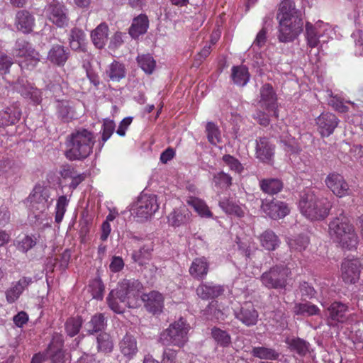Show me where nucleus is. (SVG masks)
I'll use <instances>...</instances> for the list:
<instances>
[{
    "label": "nucleus",
    "instance_id": "obj_1",
    "mask_svg": "<svg viewBox=\"0 0 363 363\" xmlns=\"http://www.w3.org/2000/svg\"><path fill=\"white\" fill-rule=\"evenodd\" d=\"M143 286L135 279H123L117 287L110 291L106 298L109 308L117 313H122L125 307H131L132 301L140 294Z\"/></svg>",
    "mask_w": 363,
    "mask_h": 363
},
{
    "label": "nucleus",
    "instance_id": "obj_2",
    "mask_svg": "<svg viewBox=\"0 0 363 363\" xmlns=\"http://www.w3.org/2000/svg\"><path fill=\"white\" fill-rule=\"evenodd\" d=\"M94 143V133L86 128H79L67 136L65 155L69 160H82L92 152Z\"/></svg>",
    "mask_w": 363,
    "mask_h": 363
},
{
    "label": "nucleus",
    "instance_id": "obj_3",
    "mask_svg": "<svg viewBox=\"0 0 363 363\" xmlns=\"http://www.w3.org/2000/svg\"><path fill=\"white\" fill-rule=\"evenodd\" d=\"M299 207L303 215L312 220L326 218L332 208V203L323 196H318L310 189L301 193Z\"/></svg>",
    "mask_w": 363,
    "mask_h": 363
},
{
    "label": "nucleus",
    "instance_id": "obj_4",
    "mask_svg": "<svg viewBox=\"0 0 363 363\" xmlns=\"http://www.w3.org/2000/svg\"><path fill=\"white\" fill-rule=\"evenodd\" d=\"M329 234L344 249L352 250L358 244L354 227L345 216L336 217L330 222Z\"/></svg>",
    "mask_w": 363,
    "mask_h": 363
},
{
    "label": "nucleus",
    "instance_id": "obj_5",
    "mask_svg": "<svg viewBox=\"0 0 363 363\" xmlns=\"http://www.w3.org/2000/svg\"><path fill=\"white\" fill-rule=\"evenodd\" d=\"M189 330V324L183 318H180L161 333L159 342L164 346L173 345L182 347L188 341Z\"/></svg>",
    "mask_w": 363,
    "mask_h": 363
},
{
    "label": "nucleus",
    "instance_id": "obj_6",
    "mask_svg": "<svg viewBox=\"0 0 363 363\" xmlns=\"http://www.w3.org/2000/svg\"><path fill=\"white\" fill-rule=\"evenodd\" d=\"M289 268L276 265L264 272L260 277L262 284L269 289H284L290 275Z\"/></svg>",
    "mask_w": 363,
    "mask_h": 363
},
{
    "label": "nucleus",
    "instance_id": "obj_7",
    "mask_svg": "<svg viewBox=\"0 0 363 363\" xmlns=\"http://www.w3.org/2000/svg\"><path fill=\"white\" fill-rule=\"evenodd\" d=\"M157 197L153 194H141L133 208L138 220L144 221L150 218L158 209Z\"/></svg>",
    "mask_w": 363,
    "mask_h": 363
},
{
    "label": "nucleus",
    "instance_id": "obj_8",
    "mask_svg": "<svg viewBox=\"0 0 363 363\" xmlns=\"http://www.w3.org/2000/svg\"><path fill=\"white\" fill-rule=\"evenodd\" d=\"M46 15L48 19L58 28H65L69 24L68 9L56 0L47 6Z\"/></svg>",
    "mask_w": 363,
    "mask_h": 363
},
{
    "label": "nucleus",
    "instance_id": "obj_9",
    "mask_svg": "<svg viewBox=\"0 0 363 363\" xmlns=\"http://www.w3.org/2000/svg\"><path fill=\"white\" fill-rule=\"evenodd\" d=\"M348 306L340 301H334L325 307V315L327 324L329 326H335L338 323H346L348 320Z\"/></svg>",
    "mask_w": 363,
    "mask_h": 363
},
{
    "label": "nucleus",
    "instance_id": "obj_10",
    "mask_svg": "<svg viewBox=\"0 0 363 363\" xmlns=\"http://www.w3.org/2000/svg\"><path fill=\"white\" fill-rule=\"evenodd\" d=\"M234 315L237 320L247 327H252L257 324L259 312L252 302L246 301L240 307L234 310Z\"/></svg>",
    "mask_w": 363,
    "mask_h": 363
},
{
    "label": "nucleus",
    "instance_id": "obj_11",
    "mask_svg": "<svg viewBox=\"0 0 363 363\" xmlns=\"http://www.w3.org/2000/svg\"><path fill=\"white\" fill-rule=\"evenodd\" d=\"M261 209L267 216L274 220L283 218L290 212L287 203L276 199L262 200Z\"/></svg>",
    "mask_w": 363,
    "mask_h": 363
},
{
    "label": "nucleus",
    "instance_id": "obj_12",
    "mask_svg": "<svg viewBox=\"0 0 363 363\" xmlns=\"http://www.w3.org/2000/svg\"><path fill=\"white\" fill-rule=\"evenodd\" d=\"M303 21H279V40L281 43L293 41L303 30Z\"/></svg>",
    "mask_w": 363,
    "mask_h": 363
},
{
    "label": "nucleus",
    "instance_id": "obj_13",
    "mask_svg": "<svg viewBox=\"0 0 363 363\" xmlns=\"http://www.w3.org/2000/svg\"><path fill=\"white\" fill-rule=\"evenodd\" d=\"M325 182L328 188L337 197L342 198L352 194L349 184L340 174H329Z\"/></svg>",
    "mask_w": 363,
    "mask_h": 363
},
{
    "label": "nucleus",
    "instance_id": "obj_14",
    "mask_svg": "<svg viewBox=\"0 0 363 363\" xmlns=\"http://www.w3.org/2000/svg\"><path fill=\"white\" fill-rule=\"evenodd\" d=\"M361 273V264L357 259H345L341 264V277L346 284H355Z\"/></svg>",
    "mask_w": 363,
    "mask_h": 363
},
{
    "label": "nucleus",
    "instance_id": "obj_15",
    "mask_svg": "<svg viewBox=\"0 0 363 363\" xmlns=\"http://www.w3.org/2000/svg\"><path fill=\"white\" fill-rule=\"evenodd\" d=\"M279 21H303L301 11L296 9L295 3L291 0L282 1L277 14Z\"/></svg>",
    "mask_w": 363,
    "mask_h": 363
},
{
    "label": "nucleus",
    "instance_id": "obj_16",
    "mask_svg": "<svg viewBox=\"0 0 363 363\" xmlns=\"http://www.w3.org/2000/svg\"><path fill=\"white\" fill-rule=\"evenodd\" d=\"M318 130L323 137H328L333 133L338 125L339 120L332 113H323L315 119Z\"/></svg>",
    "mask_w": 363,
    "mask_h": 363
},
{
    "label": "nucleus",
    "instance_id": "obj_17",
    "mask_svg": "<svg viewBox=\"0 0 363 363\" xmlns=\"http://www.w3.org/2000/svg\"><path fill=\"white\" fill-rule=\"evenodd\" d=\"M260 99L259 105L261 108L266 109L269 112L273 111L274 115L277 117V95L273 87L269 84H264L260 89Z\"/></svg>",
    "mask_w": 363,
    "mask_h": 363
},
{
    "label": "nucleus",
    "instance_id": "obj_18",
    "mask_svg": "<svg viewBox=\"0 0 363 363\" xmlns=\"http://www.w3.org/2000/svg\"><path fill=\"white\" fill-rule=\"evenodd\" d=\"M141 299L144 303V307L154 315L160 314L164 307V297L162 294L156 291H152L147 294H143Z\"/></svg>",
    "mask_w": 363,
    "mask_h": 363
},
{
    "label": "nucleus",
    "instance_id": "obj_19",
    "mask_svg": "<svg viewBox=\"0 0 363 363\" xmlns=\"http://www.w3.org/2000/svg\"><path fill=\"white\" fill-rule=\"evenodd\" d=\"M256 157L260 161L269 163L274 155V145L266 137H259L256 140Z\"/></svg>",
    "mask_w": 363,
    "mask_h": 363
},
{
    "label": "nucleus",
    "instance_id": "obj_20",
    "mask_svg": "<svg viewBox=\"0 0 363 363\" xmlns=\"http://www.w3.org/2000/svg\"><path fill=\"white\" fill-rule=\"evenodd\" d=\"M68 41L72 50L82 52H86V34L82 29L77 27L72 28L68 35Z\"/></svg>",
    "mask_w": 363,
    "mask_h": 363
},
{
    "label": "nucleus",
    "instance_id": "obj_21",
    "mask_svg": "<svg viewBox=\"0 0 363 363\" xmlns=\"http://www.w3.org/2000/svg\"><path fill=\"white\" fill-rule=\"evenodd\" d=\"M21 110L17 104H13L0 111V127H6L17 123L21 119Z\"/></svg>",
    "mask_w": 363,
    "mask_h": 363
},
{
    "label": "nucleus",
    "instance_id": "obj_22",
    "mask_svg": "<svg viewBox=\"0 0 363 363\" xmlns=\"http://www.w3.org/2000/svg\"><path fill=\"white\" fill-rule=\"evenodd\" d=\"M224 292L223 286L212 282L201 284L196 289L197 295L202 299L208 300L217 298Z\"/></svg>",
    "mask_w": 363,
    "mask_h": 363
},
{
    "label": "nucleus",
    "instance_id": "obj_23",
    "mask_svg": "<svg viewBox=\"0 0 363 363\" xmlns=\"http://www.w3.org/2000/svg\"><path fill=\"white\" fill-rule=\"evenodd\" d=\"M69 56V50L61 45H54L50 49L47 59L51 63L57 65L63 66Z\"/></svg>",
    "mask_w": 363,
    "mask_h": 363
},
{
    "label": "nucleus",
    "instance_id": "obj_24",
    "mask_svg": "<svg viewBox=\"0 0 363 363\" xmlns=\"http://www.w3.org/2000/svg\"><path fill=\"white\" fill-rule=\"evenodd\" d=\"M35 18L28 11L21 10L16 15L15 25L16 28L23 33H29L33 30Z\"/></svg>",
    "mask_w": 363,
    "mask_h": 363
},
{
    "label": "nucleus",
    "instance_id": "obj_25",
    "mask_svg": "<svg viewBox=\"0 0 363 363\" xmlns=\"http://www.w3.org/2000/svg\"><path fill=\"white\" fill-rule=\"evenodd\" d=\"M285 343L291 352L296 353L300 357H305L310 352V343L298 337H286Z\"/></svg>",
    "mask_w": 363,
    "mask_h": 363
},
{
    "label": "nucleus",
    "instance_id": "obj_26",
    "mask_svg": "<svg viewBox=\"0 0 363 363\" xmlns=\"http://www.w3.org/2000/svg\"><path fill=\"white\" fill-rule=\"evenodd\" d=\"M33 279L31 277H23L16 282L12 287H11L6 292V298L9 303H14L31 283Z\"/></svg>",
    "mask_w": 363,
    "mask_h": 363
},
{
    "label": "nucleus",
    "instance_id": "obj_27",
    "mask_svg": "<svg viewBox=\"0 0 363 363\" xmlns=\"http://www.w3.org/2000/svg\"><path fill=\"white\" fill-rule=\"evenodd\" d=\"M149 27V20L145 14H140L133 19L132 24L128 30L130 35L138 38L140 35L147 33Z\"/></svg>",
    "mask_w": 363,
    "mask_h": 363
},
{
    "label": "nucleus",
    "instance_id": "obj_28",
    "mask_svg": "<svg viewBox=\"0 0 363 363\" xmlns=\"http://www.w3.org/2000/svg\"><path fill=\"white\" fill-rule=\"evenodd\" d=\"M63 340L61 335L54 336L49 345L48 353L52 363H62L64 352L62 350Z\"/></svg>",
    "mask_w": 363,
    "mask_h": 363
},
{
    "label": "nucleus",
    "instance_id": "obj_29",
    "mask_svg": "<svg viewBox=\"0 0 363 363\" xmlns=\"http://www.w3.org/2000/svg\"><path fill=\"white\" fill-rule=\"evenodd\" d=\"M209 263L204 257L195 258L189 269V274L194 279H203L208 274Z\"/></svg>",
    "mask_w": 363,
    "mask_h": 363
},
{
    "label": "nucleus",
    "instance_id": "obj_30",
    "mask_svg": "<svg viewBox=\"0 0 363 363\" xmlns=\"http://www.w3.org/2000/svg\"><path fill=\"white\" fill-rule=\"evenodd\" d=\"M259 186L263 193L274 196L282 191L284 183L278 178H265L259 180Z\"/></svg>",
    "mask_w": 363,
    "mask_h": 363
},
{
    "label": "nucleus",
    "instance_id": "obj_31",
    "mask_svg": "<svg viewBox=\"0 0 363 363\" xmlns=\"http://www.w3.org/2000/svg\"><path fill=\"white\" fill-rule=\"evenodd\" d=\"M30 203L32 208L34 209L43 212L48 207L50 203L49 202V194L47 189L35 191L30 196Z\"/></svg>",
    "mask_w": 363,
    "mask_h": 363
},
{
    "label": "nucleus",
    "instance_id": "obj_32",
    "mask_svg": "<svg viewBox=\"0 0 363 363\" xmlns=\"http://www.w3.org/2000/svg\"><path fill=\"white\" fill-rule=\"evenodd\" d=\"M108 27L106 23H101L91 33V40L98 49L104 48L108 40Z\"/></svg>",
    "mask_w": 363,
    "mask_h": 363
},
{
    "label": "nucleus",
    "instance_id": "obj_33",
    "mask_svg": "<svg viewBox=\"0 0 363 363\" xmlns=\"http://www.w3.org/2000/svg\"><path fill=\"white\" fill-rule=\"evenodd\" d=\"M57 117L64 123H68L74 118V111L70 102L66 100L56 101Z\"/></svg>",
    "mask_w": 363,
    "mask_h": 363
},
{
    "label": "nucleus",
    "instance_id": "obj_34",
    "mask_svg": "<svg viewBox=\"0 0 363 363\" xmlns=\"http://www.w3.org/2000/svg\"><path fill=\"white\" fill-rule=\"evenodd\" d=\"M293 313L296 315L313 316L320 314V308L311 302L296 303L293 308Z\"/></svg>",
    "mask_w": 363,
    "mask_h": 363
},
{
    "label": "nucleus",
    "instance_id": "obj_35",
    "mask_svg": "<svg viewBox=\"0 0 363 363\" xmlns=\"http://www.w3.org/2000/svg\"><path fill=\"white\" fill-rule=\"evenodd\" d=\"M230 77L235 84L244 86L249 82L250 74L245 66H233L231 69Z\"/></svg>",
    "mask_w": 363,
    "mask_h": 363
},
{
    "label": "nucleus",
    "instance_id": "obj_36",
    "mask_svg": "<svg viewBox=\"0 0 363 363\" xmlns=\"http://www.w3.org/2000/svg\"><path fill=\"white\" fill-rule=\"evenodd\" d=\"M190 216L189 211L186 208L175 209L168 216V222L172 226H180L189 221Z\"/></svg>",
    "mask_w": 363,
    "mask_h": 363
},
{
    "label": "nucleus",
    "instance_id": "obj_37",
    "mask_svg": "<svg viewBox=\"0 0 363 363\" xmlns=\"http://www.w3.org/2000/svg\"><path fill=\"white\" fill-rule=\"evenodd\" d=\"M121 353L128 358L133 357L138 352L137 342L135 337L126 334L119 343Z\"/></svg>",
    "mask_w": 363,
    "mask_h": 363
},
{
    "label": "nucleus",
    "instance_id": "obj_38",
    "mask_svg": "<svg viewBox=\"0 0 363 363\" xmlns=\"http://www.w3.org/2000/svg\"><path fill=\"white\" fill-rule=\"evenodd\" d=\"M261 245L267 250H274L279 245L278 236L272 230H266L259 237Z\"/></svg>",
    "mask_w": 363,
    "mask_h": 363
},
{
    "label": "nucleus",
    "instance_id": "obj_39",
    "mask_svg": "<svg viewBox=\"0 0 363 363\" xmlns=\"http://www.w3.org/2000/svg\"><path fill=\"white\" fill-rule=\"evenodd\" d=\"M126 69L125 65L118 61H113L106 70V75L112 82H119L125 78Z\"/></svg>",
    "mask_w": 363,
    "mask_h": 363
},
{
    "label": "nucleus",
    "instance_id": "obj_40",
    "mask_svg": "<svg viewBox=\"0 0 363 363\" xmlns=\"http://www.w3.org/2000/svg\"><path fill=\"white\" fill-rule=\"evenodd\" d=\"M250 354L254 357L267 360H277L280 356V354L274 349L264 346L253 347Z\"/></svg>",
    "mask_w": 363,
    "mask_h": 363
},
{
    "label": "nucleus",
    "instance_id": "obj_41",
    "mask_svg": "<svg viewBox=\"0 0 363 363\" xmlns=\"http://www.w3.org/2000/svg\"><path fill=\"white\" fill-rule=\"evenodd\" d=\"M219 206L227 214L233 215L239 218L244 216V211L233 199H224L219 201Z\"/></svg>",
    "mask_w": 363,
    "mask_h": 363
},
{
    "label": "nucleus",
    "instance_id": "obj_42",
    "mask_svg": "<svg viewBox=\"0 0 363 363\" xmlns=\"http://www.w3.org/2000/svg\"><path fill=\"white\" fill-rule=\"evenodd\" d=\"M37 51L32 45L23 39H18L16 42L14 55L17 57L23 58L31 54L36 55Z\"/></svg>",
    "mask_w": 363,
    "mask_h": 363
},
{
    "label": "nucleus",
    "instance_id": "obj_43",
    "mask_svg": "<svg viewBox=\"0 0 363 363\" xmlns=\"http://www.w3.org/2000/svg\"><path fill=\"white\" fill-rule=\"evenodd\" d=\"M106 326V320L102 313H98L93 315L89 322H88L85 328L88 333L93 334L98 333L104 329Z\"/></svg>",
    "mask_w": 363,
    "mask_h": 363
},
{
    "label": "nucleus",
    "instance_id": "obj_44",
    "mask_svg": "<svg viewBox=\"0 0 363 363\" xmlns=\"http://www.w3.org/2000/svg\"><path fill=\"white\" fill-rule=\"evenodd\" d=\"M152 245H143L138 250H135L132 254V259L135 262H138L140 265L146 263V261L151 258L152 252Z\"/></svg>",
    "mask_w": 363,
    "mask_h": 363
},
{
    "label": "nucleus",
    "instance_id": "obj_45",
    "mask_svg": "<svg viewBox=\"0 0 363 363\" xmlns=\"http://www.w3.org/2000/svg\"><path fill=\"white\" fill-rule=\"evenodd\" d=\"M211 336L216 343L223 347H228L231 344V337L228 332L217 327L211 329Z\"/></svg>",
    "mask_w": 363,
    "mask_h": 363
},
{
    "label": "nucleus",
    "instance_id": "obj_46",
    "mask_svg": "<svg viewBox=\"0 0 363 363\" xmlns=\"http://www.w3.org/2000/svg\"><path fill=\"white\" fill-rule=\"evenodd\" d=\"M139 67L146 73L150 74L155 70L156 62L150 54H143L137 57Z\"/></svg>",
    "mask_w": 363,
    "mask_h": 363
},
{
    "label": "nucleus",
    "instance_id": "obj_47",
    "mask_svg": "<svg viewBox=\"0 0 363 363\" xmlns=\"http://www.w3.org/2000/svg\"><path fill=\"white\" fill-rule=\"evenodd\" d=\"M187 203L192 206L201 216L207 218L212 216V213L208 207L202 200L196 197H189L187 200Z\"/></svg>",
    "mask_w": 363,
    "mask_h": 363
},
{
    "label": "nucleus",
    "instance_id": "obj_48",
    "mask_svg": "<svg viewBox=\"0 0 363 363\" xmlns=\"http://www.w3.org/2000/svg\"><path fill=\"white\" fill-rule=\"evenodd\" d=\"M82 323V318L79 316L69 318L65 325L67 334L70 337L77 335Z\"/></svg>",
    "mask_w": 363,
    "mask_h": 363
},
{
    "label": "nucleus",
    "instance_id": "obj_49",
    "mask_svg": "<svg viewBox=\"0 0 363 363\" xmlns=\"http://www.w3.org/2000/svg\"><path fill=\"white\" fill-rule=\"evenodd\" d=\"M97 347L99 352H111L113 347V343L111 336L106 333H100L97 338Z\"/></svg>",
    "mask_w": 363,
    "mask_h": 363
},
{
    "label": "nucleus",
    "instance_id": "obj_50",
    "mask_svg": "<svg viewBox=\"0 0 363 363\" xmlns=\"http://www.w3.org/2000/svg\"><path fill=\"white\" fill-rule=\"evenodd\" d=\"M272 15L266 16L264 18V24L262 28L257 33L254 41V45L258 47H262L267 40V27L272 26Z\"/></svg>",
    "mask_w": 363,
    "mask_h": 363
},
{
    "label": "nucleus",
    "instance_id": "obj_51",
    "mask_svg": "<svg viewBox=\"0 0 363 363\" xmlns=\"http://www.w3.org/2000/svg\"><path fill=\"white\" fill-rule=\"evenodd\" d=\"M68 203L69 200L66 196H60L58 198L55 207V221L56 223L60 224L62 222Z\"/></svg>",
    "mask_w": 363,
    "mask_h": 363
},
{
    "label": "nucleus",
    "instance_id": "obj_52",
    "mask_svg": "<svg viewBox=\"0 0 363 363\" xmlns=\"http://www.w3.org/2000/svg\"><path fill=\"white\" fill-rule=\"evenodd\" d=\"M206 130L207 138L210 143L216 145L221 142L220 132L218 127L213 122H208L206 124Z\"/></svg>",
    "mask_w": 363,
    "mask_h": 363
},
{
    "label": "nucleus",
    "instance_id": "obj_53",
    "mask_svg": "<svg viewBox=\"0 0 363 363\" xmlns=\"http://www.w3.org/2000/svg\"><path fill=\"white\" fill-rule=\"evenodd\" d=\"M306 37L308 45L311 48H315L320 43L319 35L316 30V28L308 22L306 25Z\"/></svg>",
    "mask_w": 363,
    "mask_h": 363
},
{
    "label": "nucleus",
    "instance_id": "obj_54",
    "mask_svg": "<svg viewBox=\"0 0 363 363\" xmlns=\"http://www.w3.org/2000/svg\"><path fill=\"white\" fill-rule=\"evenodd\" d=\"M40 61V55L37 52L36 55L31 54L28 56L24 57L19 61V66L22 70H32L33 69Z\"/></svg>",
    "mask_w": 363,
    "mask_h": 363
},
{
    "label": "nucleus",
    "instance_id": "obj_55",
    "mask_svg": "<svg viewBox=\"0 0 363 363\" xmlns=\"http://www.w3.org/2000/svg\"><path fill=\"white\" fill-rule=\"evenodd\" d=\"M89 291L94 298L101 300L104 296V285L100 279H94L89 285Z\"/></svg>",
    "mask_w": 363,
    "mask_h": 363
},
{
    "label": "nucleus",
    "instance_id": "obj_56",
    "mask_svg": "<svg viewBox=\"0 0 363 363\" xmlns=\"http://www.w3.org/2000/svg\"><path fill=\"white\" fill-rule=\"evenodd\" d=\"M309 239L307 236L299 235L291 240L289 244L291 249L301 252L307 247Z\"/></svg>",
    "mask_w": 363,
    "mask_h": 363
},
{
    "label": "nucleus",
    "instance_id": "obj_57",
    "mask_svg": "<svg viewBox=\"0 0 363 363\" xmlns=\"http://www.w3.org/2000/svg\"><path fill=\"white\" fill-rule=\"evenodd\" d=\"M213 181L216 186L227 188L232 184V177L223 172H220L213 176Z\"/></svg>",
    "mask_w": 363,
    "mask_h": 363
},
{
    "label": "nucleus",
    "instance_id": "obj_58",
    "mask_svg": "<svg viewBox=\"0 0 363 363\" xmlns=\"http://www.w3.org/2000/svg\"><path fill=\"white\" fill-rule=\"evenodd\" d=\"M13 64L12 57L6 53L0 51V74L5 75L8 74Z\"/></svg>",
    "mask_w": 363,
    "mask_h": 363
},
{
    "label": "nucleus",
    "instance_id": "obj_59",
    "mask_svg": "<svg viewBox=\"0 0 363 363\" xmlns=\"http://www.w3.org/2000/svg\"><path fill=\"white\" fill-rule=\"evenodd\" d=\"M116 124L113 120L106 118L104 120L102 126V136L101 139L103 143H105L112 135L115 130Z\"/></svg>",
    "mask_w": 363,
    "mask_h": 363
},
{
    "label": "nucleus",
    "instance_id": "obj_60",
    "mask_svg": "<svg viewBox=\"0 0 363 363\" xmlns=\"http://www.w3.org/2000/svg\"><path fill=\"white\" fill-rule=\"evenodd\" d=\"M223 161L231 170H233L237 173H241L244 169L240 161L230 155H223Z\"/></svg>",
    "mask_w": 363,
    "mask_h": 363
},
{
    "label": "nucleus",
    "instance_id": "obj_61",
    "mask_svg": "<svg viewBox=\"0 0 363 363\" xmlns=\"http://www.w3.org/2000/svg\"><path fill=\"white\" fill-rule=\"evenodd\" d=\"M178 351L165 348L162 353L160 363H178L177 361Z\"/></svg>",
    "mask_w": 363,
    "mask_h": 363
},
{
    "label": "nucleus",
    "instance_id": "obj_62",
    "mask_svg": "<svg viewBox=\"0 0 363 363\" xmlns=\"http://www.w3.org/2000/svg\"><path fill=\"white\" fill-rule=\"evenodd\" d=\"M16 89L21 94V95L26 97H32L33 94L35 93V90L30 84H25L23 79L18 80Z\"/></svg>",
    "mask_w": 363,
    "mask_h": 363
},
{
    "label": "nucleus",
    "instance_id": "obj_63",
    "mask_svg": "<svg viewBox=\"0 0 363 363\" xmlns=\"http://www.w3.org/2000/svg\"><path fill=\"white\" fill-rule=\"evenodd\" d=\"M299 290L301 297L304 299H310L313 298L315 294L314 288L306 281L300 284Z\"/></svg>",
    "mask_w": 363,
    "mask_h": 363
},
{
    "label": "nucleus",
    "instance_id": "obj_64",
    "mask_svg": "<svg viewBox=\"0 0 363 363\" xmlns=\"http://www.w3.org/2000/svg\"><path fill=\"white\" fill-rule=\"evenodd\" d=\"M36 244L35 239L30 236L26 235L20 242L18 247L23 252H27L30 250Z\"/></svg>",
    "mask_w": 363,
    "mask_h": 363
}]
</instances>
